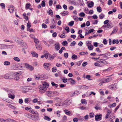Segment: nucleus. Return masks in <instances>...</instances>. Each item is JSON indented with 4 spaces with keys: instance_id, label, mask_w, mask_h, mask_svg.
I'll list each match as a JSON object with an SVG mask.
<instances>
[{
    "instance_id": "a211bd4d",
    "label": "nucleus",
    "mask_w": 122,
    "mask_h": 122,
    "mask_svg": "<svg viewBox=\"0 0 122 122\" xmlns=\"http://www.w3.org/2000/svg\"><path fill=\"white\" fill-rule=\"evenodd\" d=\"M29 112L30 113H32V114H36L37 115H39L38 113L37 112L33 110H30L29 111Z\"/></svg>"
},
{
    "instance_id": "58836bf2",
    "label": "nucleus",
    "mask_w": 122,
    "mask_h": 122,
    "mask_svg": "<svg viewBox=\"0 0 122 122\" xmlns=\"http://www.w3.org/2000/svg\"><path fill=\"white\" fill-rule=\"evenodd\" d=\"M111 54V53L110 52H108L104 54V56L105 57L108 56H110Z\"/></svg>"
},
{
    "instance_id": "37998d69",
    "label": "nucleus",
    "mask_w": 122,
    "mask_h": 122,
    "mask_svg": "<svg viewBox=\"0 0 122 122\" xmlns=\"http://www.w3.org/2000/svg\"><path fill=\"white\" fill-rule=\"evenodd\" d=\"M85 15V14L83 12H81L79 14V16H80L84 17Z\"/></svg>"
},
{
    "instance_id": "a19ab883",
    "label": "nucleus",
    "mask_w": 122,
    "mask_h": 122,
    "mask_svg": "<svg viewBox=\"0 0 122 122\" xmlns=\"http://www.w3.org/2000/svg\"><path fill=\"white\" fill-rule=\"evenodd\" d=\"M97 11L99 12H100L102 11L101 8L99 7H97Z\"/></svg>"
},
{
    "instance_id": "0e129e2a",
    "label": "nucleus",
    "mask_w": 122,
    "mask_h": 122,
    "mask_svg": "<svg viewBox=\"0 0 122 122\" xmlns=\"http://www.w3.org/2000/svg\"><path fill=\"white\" fill-rule=\"evenodd\" d=\"M64 56L66 58H67L68 57V55L67 53H65L64 54Z\"/></svg>"
},
{
    "instance_id": "3c124183",
    "label": "nucleus",
    "mask_w": 122,
    "mask_h": 122,
    "mask_svg": "<svg viewBox=\"0 0 122 122\" xmlns=\"http://www.w3.org/2000/svg\"><path fill=\"white\" fill-rule=\"evenodd\" d=\"M62 80L63 82L65 83L68 80V79L65 77H63Z\"/></svg>"
},
{
    "instance_id": "f3484780",
    "label": "nucleus",
    "mask_w": 122,
    "mask_h": 122,
    "mask_svg": "<svg viewBox=\"0 0 122 122\" xmlns=\"http://www.w3.org/2000/svg\"><path fill=\"white\" fill-rule=\"evenodd\" d=\"M8 93H11V94H15V90L9 89H8Z\"/></svg>"
},
{
    "instance_id": "4468645a",
    "label": "nucleus",
    "mask_w": 122,
    "mask_h": 122,
    "mask_svg": "<svg viewBox=\"0 0 122 122\" xmlns=\"http://www.w3.org/2000/svg\"><path fill=\"white\" fill-rule=\"evenodd\" d=\"M119 25L120 26V29L119 31V34H121L122 33V22L119 23Z\"/></svg>"
},
{
    "instance_id": "5fc2aeb1",
    "label": "nucleus",
    "mask_w": 122,
    "mask_h": 122,
    "mask_svg": "<svg viewBox=\"0 0 122 122\" xmlns=\"http://www.w3.org/2000/svg\"><path fill=\"white\" fill-rule=\"evenodd\" d=\"M35 78L36 79L38 80V79H41V80L42 79L41 78V76H35Z\"/></svg>"
},
{
    "instance_id": "bb28decb",
    "label": "nucleus",
    "mask_w": 122,
    "mask_h": 122,
    "mask_svg": "<svg viewBox=\"0 0 122 122\" xmlns=\"http://www.w3.org/2000/svg\"><path fill=\"white\" fill-rule=\"evenodd\" d=\"M94 5L93 2L92 1L90 3L88 4V7L90 8L92 7Z\"/></svg>"
},
{
    "instance_id": "f257e3e1",
    "label": "nucleus",
    "mask_w": 122,
    "mask_h": 122,
    "mask_svg": "<svg viewBox=\"0 0 122 122\" xmlns=\"http://www.w3.org/2000/svg\"><path fill=\"white\" fill-rule=\"evenodd\" d=\"M42 85L43 86H41L39 88L40 92L41 93L44 92L49 86V84L46 82H43Z\"/></svg>"
},
{
    "instance_id": "7c9ffc66",
    "label": "nucleus",
    "mask_w": 122,
    "mask_h": 122,
    "mask_svg": "<svg viewBox=\"0 0 122 122\" xmlns=\"http://www.w3.org/2000/svg\"><path fill=\"white\" fill-rule=\"evenodd\" d=\"M116 103H113L112 104H111L110 105H108V107L110 108L113 107H115L116 105Z\"/></svg>"
},
{
    "instance_id": "4d7b16f0",
    "label": "nucleus",
    "mask_w": 122,
    "mask_h": 122,
    "mask_svg": "<svg viewBox=\"0 0 122 122\" xmlns=\"http://www.w3.org/2000/svg\"><path fill=\"white\" fill-rule=\"evenodd\" d=\"M0 5L1 6L2 9H4L5 7V4L3 3H1L0 4Z\"/></svg>"
},
{
    "instance_id": "e433bc0d",
    "label": "nucleus",
    "mask_w": 122,
    "mask_h": 122,
    "mask_svg": "<svg viewBox=\"0 0 122 122\" xmlns=\"http://www.w3.org/2000/svg\"><path fill=\"white\" fill-rule=\"evenodd\" d=\"M91 41H87L86 42V45L87 46H88L91 45Z\"/></svg>"
},
{
    "instance_id": "c03bdc74",
    "label": "nucleus",
    "mask_w": 122,
    "mask_h": 122,
    "mask_svg": "<svg viewBox=\"0 0 122 122\" xmlns=\"http://www.w3.org/2000/svg\"><path fill=\"white\" fill-rule=\"evenodd\" d=\"M94 116V114L93 112H91L89 113V117L91 118H92Z\"/></svg>"
},
{
    "instance_id": "69168bd1",
    "label": "nucleus",
    "mask_w": 122,
    "mask_h": 122,
    "mask_svg": "<svg viewBox=\"0 0 122 122\" xmlns=\"http://www.w3.org/2000/svg\"><path fill=\"white\" fill-rule=\"evenodd\" d=\"M60 37L61 38H63L65 37V33H63L62 34H61L60 36Z\"/></svg>"
},
{
    "instance_id": "9b49d317",
    "label": "nucleus",
    "mask_w": 122,
    "mask_h": 122,
    "mask_svg": "<svg viewBox=\"0 0 122 122\" xmlns=\"http://www.w3.org/2000/svg\"><path fill=\"white\" fill-rule=\"evenodd\" d=\"M55 48L56 51H58L60 49V45L58 43H56L55 45Z\"/></svg>"
},
{
    "instance_id": "aec40b11",
    "label": "nucleus",
    "mask_w": 122,
    "mask_h": 122,
    "mask_svg": "<svg viewBox=\"0 0 122 122\" xmlns=\"http://www.w3.org/2000/svg\"><path fill=\"white\" fill-rule=\"evenodd\" d=\"M14 73H12L9 74V76H8V79H12L14 77Z\"/></svg>"
},
{
    "instance_id": "423d86ee",
    "label": "nucleus",
    "mask_w": 122,
    "mask_h": 122,
    "mask_svg": "<svg viewBox=\"0 0 122 122\" xmlns=\"http://www.w3.org/2000/svg\"><path fill=\"white\" fill-rule=\"evenodd\" d=\"M22 90L23 91L22 92L26 93L28 91H29V87L27 86H23L21 88Z\"/></svg>"
},
{
    "instance_id": "bf43d9fd",
    "label": "nucleus",
    "mask_w": 122,
    "mask_h": 122,
    "mask_svg": "<svg viewBox=\"0 0 122 122\" xmlns=\"http://www.w3.org/2000/svg\"><path fill=\"white\" fill-rule=\"evenodd\" d=\"M111 23H109L107 24L106 25V28H110L111 27Z\"/></svg>"
},
{
    "instance_id": "6e6d98bb",
    "label": "nucleus",
    "mask_w": 122,
    "mask_h": 122,
    "mask_svg": "<svg viewBox=\"0 0 122 122\" xmlns=\"http://www.w3.org/2000/svg\"><path fill=\"white\" fill-rule=\"evenodd\" d=\"M29 20L28 21V23L27 24V28L28 29L31 26L30 23L29 22Z\"/></svg>"
},
{
    "instance_id": "473e14b6",
    "label": "nucleus",
    "mask_w": 122,
    "mask_h": 122,
    "mask_svg": "<svg viewBox=\"0 0 122 122\" xmlns=\"http://www.w3.org/2000/svg\"><path fill=\"white\" fill-rule=\"evenodd\" d=\"M48 57L50 58V60H51L54 59L55 56L52 55H51L50 54H48Z\"/></svg>"
},
{
    "instance_id": "ea45409f",
    "label": "nucleus",
    "mask_w": 122,
    "mask_h": 122,
    "mask_svg": "<svg viewBox=\"0 0 122 122\" xmlns=\"http://www.w3.org/2000/svg\"><path fill=\"white\" fill-rule=\"evenodd\" d=\"M88 49L90 50H93V46L91 45L90 46H87Z\"/></svg>"
},
{
    "instance_id": "c756f323",
    "label": "nucleus",
    "mask_w": 122,
    "mask_h": 122,
    "mask_svg": "<svg viewBox=\"0 0 122 122\" xmlns=\"http://www.w3.org/2000/svg\"><path fill=\"white\" fill-rule=\"evenodd\" d=\"M71 58L72 59L75 60L76 59H77L78 58L77 56L75 54L73 55L72 56Z\"/></svg>"
},
{
    "instance_id": "412c9836",
    "label": "nucleus",
    "mask_w": 122,
    "mask_h": 122,
    "mask_svg": "<svg viewBox=\"0 0 122 122\" xmlns=\"http://www.w3.org/2000/svg\"><path fill=\"white\" fill-rule=\"evenodd\" d=\"M47 13L49 15H53V12L50 8H49L47 10Z\"/></svg>"
},
{
    "instance_id": "7ed1b4c3",
    "label": "nucleus",
    "mask_w": 122,
    "mask_h": 122,
    "mask_svg": "<svg viewBox=\"0 0 122 122\" xmlns=\"http://www.w3.org/2000/svg\"><path fill=\"white\" fill-rule=\"evenodd\" d=\"M43 67L44 68L47 70H49L50 69V67L51 64L48 63H45L43 64Z\"/></svg>"
},
{
    "instance_id": "864d4df0",
    "label": "nucleus",
    "mask_w": 122,
    "mask_h": 122,
    "mask_svg": "<svg viewBox=\"0 0 122 122\" xmlns=\"http://www.w3.org/2000/svg\"><path fill=\"white\" fill-rule=\"evenodd\" d=\"M65 30L66 31L67 33H68L70 31V30L69 27L68 26L66 27L65 28Z\"/></svg>"
},
{
    "instance_id": "c85d7f7f",
    "label": "nucleus",
    "mask_w": 122,
    "mask_h": 122,
    "mask_svg": "<svg viewBox=\"0 0 122 122\" xmlns=\"http://www.w3.org/2000/svg\"><path fill=\"white\" fill-rule=\"evenodd\" d=\"M64 112L65 113L68 115H69L71 113V112L68 110L66 109H65L64 110Z\"/></svg>"
},
{
    "instance_id": "393cba45",
    "label": "nucleus",
    "mask_w": 122,
    "mask_h": 122,
    "mask_svg": "<svg viewBox=\"0 0 122 122\" xmlns=\"http://www.w3.org/2000/svg\"><path fill=\"white\" fill-rule=\"evenodd\" d=\"M110 88L112 89H116V87L115 84H112L110 86Z\"/></svg>"
},
{
    "instance_id": "a18cd8bd",
    "label": "nucleus",
    "mask_w": 122,
    "mask_h": 122,
    "mask_svg": "<svg viewBox=\"0 0 122 122\" xmlns=\"http://www.w3.org/2000/svg\"><path fill=\"white\" fill-rule=\"evenodd\" d=\"M8 122H16L13 119L8 118Z\"/></svg>"
},
{
    "instance_id": "20e7f679",
    "label": "nucleus",
    "mask_w": 122,
    "mask_h": 122,
    "mask_svg": "<svg viewBox=\"0 0 122 122\" xmlns=\"http://www.w3.org/2000/svg\"><path fill=\"white\" fill-rule=\"evenodd\" d=\"M71 103V101L68 100H66L62 104V105L67 107Z\"/></svg>"
},
{
    "instance_id": "2f4dec72",
    "label": "nucleus",
    "mask_w": 122,
    "mask_h": 122,
    "mask_svg": "<svg viewBox=\"0 0 122 122\" xmlns=\"http://www.w3.org/2000/svg\"><path fill=\"white\" fill-rule=\"evenodd\" d=\"M7 47V45H0V48L1 49L6 48Z\"/></svg>"
},
{
    "instance_id": "680f3d73",
    "label": "nucleus",
    "mask_w": 122,
    "mask_h": 122,
    "mask_svg": "<svg viewBox=\"0 0 122 122\" xmlns=\"http://www.w3.org/2000/svg\"><path fill=\"white\" fill-rule=\"evenodd\" d=\"M42 28H46L47 27V25L44 23H43L42 24Z\"/></svg>"
},
{
    "instance_id": "2eb2a0df",
    "label": "nucleus",
    "mask_w": 122,
    "mask_h": 122,
    "mask_svg": "<svg viewBox=\"0 0 122 122\" xmlns=\"http://www.w3.org/2000/svg\"><path fill=\"white\" fill-rule=\"evenodd\" d=\"M53 92L51 91H48L46 92V95L49 97L53 95Z\"/></svg>"
},
{
    "instance_id": "f8f14e48",
    "label": "nucleus",
    "mask_w": 122,
    "mask_h": 122,
    "mask_svg": "<svg viewBox=\"0 0 122 122\" xmlns=\"http://www.w3.org/2000/svg\"><path fill=\"white\" fill-rule=\"evenodd\" d=\"M9 93L8 94V97L11 99L13 100L15 98V95L14 94H12Z\"/></svg>"
},
{
    "instance_id": "b1692460",
    "label": "nucleus",
    "mask_w": 122,
    "mask_h": 122,
    "mask_svg": "<svg viewBox=\"0 0 122 122\" xmlns=\"http://www.w3.org/2000/svg\"><path fill=\"white\" fill-rule=\"evenodd\" d=\"M44 119L48 121H50L51 120V119L47 116H45L44 117Z\"/></svg>"
},
{
    "instance_id": "dca6fc26",
    "label": "nucleus",
    "mask_w": 122,
    "mask_h": 122,
    "mask_svg": "<svg viewBox=\"0 0 122 122\" xmlns=\"http://www.w3.org/2000/svg\"><path fill=\"white\" fill-rule=\"evenodd\" d=\"M31 54L33 56L37 57L38 56V54L35 52L33 51H32L31 52Z\"/></svg>"
},
{
    "instance_id": "cd10ccee",
    "label": "nucleus",
    "mask_w": 122,
    "mask_h": 122,
    "mask_svg": "<svg viewBox=\"0 0 122 122\" xmlns=\"http://www.w3.org/2000/svg\"><path fill=\"white\" fill-rule=\"evenodd\" d=\"M117 28H114L112 33H111V35L112 34L116 33V32H117Z\"/></svg>"
},
{
    "instance_id": "a878e982",
    "label": "nucleus",
    "mask_w": 122,
    "mask_h": 122,
    "mask_svg": "<svg viewBox=\"0 0 122 122\" xmlns=\"http://www.w3.org/2000/svg\"><path fill=\"white\" fill-rule=\"evenodd\" d=\"M94 65L96 66H98L101 67H103L104 66V65H102L99 64L97 62H96L94 63Z\"/></svg>"
},
{
    "instance_id": "09e8293b",
    "label": "nucleus",
    "mask_w": 122,
    "mask_h": 122,
    "mask_svg": "<svg viewBox=\"0 0 122 122\" xmlns=\"http://www.w3.org/2000/svg\"><path fill=\"white\" fill-rule=\"evenodd\" d=\"M74 21H71L68 24V25L71 26L73 25L74 24Z\"/></svg>"
},
{
    "instance_id": "49530a36",
    "label": "nucleus",
    "mask_w": 122,
    "mask_h": 122,
    "mask_svg": "<svg viewBox=\"0 0 122 122\" xmlns=\"http://www.w3.org/2000/svg\"><path fill=\"white\" fill-rule=\"evenodd\" d=\"M57 69L56 67H53L52 68V72H54L56 71Z\"/></svg>"
},
{
    "instance_id": "de8ad7c7",
    "label": "nucleus",
    "mask_w": 122,
    "mask_h": 122,
    "mask_svg": "<svg viewBox=\"0 0 122 122\" xmlns=\"http://www.w3.org/2000/svg\"><path fill=\"white\" fill-rule=\"evenodd\" d=\"M73 18L76 21H77L78 20V18L76 16H73Z\"/></svg>"
},
{
    "instance_id": "79ce46f5",
    "label": "nucleus",
    "mask_w": 122,
    "mask_h": 122,
    "mask_svg": "<svg viewBox=\"0 0 122 122\" xmlns=\"http://www.w3.org/2000/svg\"><path fill=\"white\" fill-rule=\"evenodd\" d=\"M49 44L50 45V46L51 45V44H53L54 43V41L52 39H50L48 41Z\"/></svg>"
},
{
    "instance_id": "f03ea898",
    "label": "nucleus",
    "mask_w": 122,
    "mask_h": 122,
    "mask_svg": "<svg viewBox=\"0 0 122 122\" xmlns=\"http://www.w3.org/2000/svg\"><path fill=\"white\" fill-rule=\"evenodd\" d=\"M21 73L20 71H19L14 73V77L15 80H18L19 78V76L21 75Z\"/></svg>"
},
{
    "instance_id": "6e6552de",
    "label": "nucleus",
    "mask_w": 122,
    "mask_h": 122,
    "mask_svg": "<svg viewBox=\"0 0 122 122\" xmlns=\"http://www.w3.org/2000/svg\"><path fill=\"white\" fill-rule=\"evenodd\" d=\"M25 67L26 68H27L30 71H32L34 69V68L32 66L29 65V64L27 63L25 64Z\"/></svg>"
},
{
    "instance_id": "e2e57ef3",
    "label": "nucleus",
    "mask_w": 122,
    "mask_h": 122,
    "mask_svg": "<svg viewBox=\"0 0 122 122\" xmlns=\"http://www.w3.org/2000/svg\"><path fill=\"white\" fill-rule=\"evenodd\" d=\"M76 44V42L75 41H73L71 43L70 46H74Z\"/></svg>"
},
{
    "instance_id": "8fccbe9b",
    "label": "nucleus",
    "mask_w": 122,
    "mask_h": 122,
    "mask_svg": "<svg viewBox=\"0 0 122 122\" xmlns=\"http://www.w3.org/2000/svg\"><path fill=\"white\" fill-rule=\"evenodd\" d=\"M81 103L82 104L83 103L85 104H86L87 103L86 100L85 99H83L81 100Z\"/></svg>"
},
{
    "instance_id": "603ef678",
    "label": "nucleus",
    "mask_w": 122,
    "mask_h": 122,
    "mask_svg": "<svg viewBox=\"0 0 122 122\" xmlns=\"http://www.w3.org/2000/svg\"><path fill=\"white\" fill-rule=\"evenodd\" d=\"M67 44V42L66 41H63L62 43V45L64 46H66Z\"/></svg>"
},
{
    "instance_id": "13d9d810",
    "label": "nucleus",
    "mask_w": 122,
    "mask_h": 122,
    "mask_svg": "<svg viewBox=\"0 0 122 122\" xmlns=\"http://www.w3.org/2000/svg\"><path fill=\"white\" fill-rule=\"evenodd\" d=\"M8 107H9L13 108L14 109H16V108L14 107L13 106L11 105L10 104H8Z\"/></svg>"
},
{
    "instance_id": "052dcab7",
    "label": "nucleus",
    "mask_w": 122,
    "mask_h": 122,
    "mask_svg": "<svg viewBox=\"0 0 122 122\" xmlns=\"http://www.w3.org/2000/svg\"><path fill=\"white\" fill-rule=\"evenodd\" d=\"M78 118L76 117H75L73 119V121L74 122H77L78 121Z\"/></svg>"
},
{
    "instance_id": "c9c22d12",
    "label": "nucleus",
    "mask_w": 122,
    "mask_h": 122,
    "mask_svg": "<svg viewBox=\"0 0 122 122\" xmlns=\"http://www.w3.org/2000/svg\"><path fill=\"white\" fill-rule=\"evenodd\" d=\"M105 16V15L103 13H101L99 15V18L101 19H102Z\"/></svg>"
},
{
    "instance_id": "0eeeda50",
    "label": "nucleus",
    "mask_w": 122,
    "mask_h": 122,
    "mask_svg": "<svg viewBox=\"0 0 122 122\" xmlns=\"http://www.w3.org/2000/svg\"><path fill=\"white\" fill-rule=\"evenodd\" d=\"M112 80V77H109L108 78H105L102 81V83L108 82Z\"/></svg>"
},
{
    "instance_id": "4c0bfd02",
    "label": "nucleus",
    "mask_w": 122,
    "mask_h": 122,
    "mask_svg": "<svg viewBox=\"0 0 122 122\" xmlns=\"http://www.w3.org/2000/svg\"><path fill=\"white\" fill-rule=\"evenodd\" d=\"M13 59L14 60L17 62H19L20 61L19 58L17 57H14Z\"/></svg>"
},
{
    "instance_id": "39448f33",
    "label": "nucleus",
    "mask_w": 122,
    "mask_h": 122,
    "mask_svg": "<svg viewBox=\"0 0 122 122\" xmlns=\"http://www.w3.org/2000/svg\"><path fill=\"white\" fill-rule=\"evenodd\" d=\"M102 114H100L99 115L98 114L96 115L95 116V120L96 121H98V119L99 120H100L102 119Z\"/></svg>"
},
{
    "instance_id": "4be33fe9",
    "label": "nucleus",
    "mask_w": 122,
    "mask_h": 122,
    "mask_svg": "<svg viewBox=\"0 0 122 122\" xmlns=\"http://www.w3.org/2000/svg\"><path fill=\"white\" fill-rule=\"evenodd\" d=\"M68 14V12L67 11L65 10L63 12L61 13V14L63 16H65L66 15H67Z\"/></svg>"
},
{
    "instance_id": "ddd939ff",
    "label": "nucleus",
    "mask_w": 122,
    "mask_h": 122,
    "mask_svg": "<svg viewBox=\"0 0 122 122\" xmlns=\"http://www.w3.org/2000/svg\"><path fill=\"white\" fill-rule=\"evenodd\" d=\"M79 88L80 89H87L88 88V87L84 85H80L78 86Z\"/></svg>"
},
{
    "instance_id": "338daca9",
    "label": "nucleus",
    "mask_w": 122,
    "mask_h": 122,
    "mask_svg": "<svg viewBox=\"0 0 122 122\" xmlns=\"http://www.w3.org/2000/svg\"><path fill=\"white\" fill-rule=\"evenodd\" d=\"M41 5L42 7H44L45 5V3L44 1H43L41 3Z\"/></svg>"
},
{
    "instance_id": "9d476101",
    "label": "nucleus",
    "mask_w": 122,
    "mask_h": 122,
    "mask_svg": "<svg viewBox=\"0 0 122 122\" xmlns=\"http://www.w3.org/2000/svg\"><path fill=\"white\" fill-rule=\"evenodd\" d=\"M68 81L71 84H74L75 83V81L73 80L72 78H70L68 79Z\"/></svg>"
},
{
    "instance_id": "6ab92c4d",
    "label": "nucleus",
    "mask_w": 122,
    "mask_h": 122,
    "mask_svg": "<svg viewBox=\"0 0 122 122\" xmlns=\"http://www.w3.org/2000/svg\"><path fill=\"white\" fill-rule=\"evenodd\" d=\"M36 48L38 50H42V47L41 45H38L36 44Z\"/></svg>"
},
{
    "instance_id": "5701e85b",
    "label": "nucleus",
    "mask_w": 122,
    "mask_h": 122,
    "mask_svg": "<svg viewBox=\"0 0 122 122\" xmlns=\"http://www.w3.org/2000/svg\"><path fill=\"white\" fill-rule=\"evenodd\" d=\"M18 66L16 65V64H14L13 66V68L15 70H19Z\"/></svg>"
},
{
    "instance_id": "72a5a7b5",
    "label": "nucleus",
    "mask_w": 122,
    "mask_h": 122,
    "mask_svg": "<svg viewBox=\"0 0 122 122\" xmlns=\"http://www.w3.org/2000/svg\"><path fill=\"white\" fill-rule=\"evenodd\" d=\"M25 13H24L23 14V16L24 19L26 20H28V16H26Z\"/></svg>"
},
{
    "instance_id": "1a4fd4ad",
    "label": "nucleus",
    "mask_w": 122,
    "mask_h": 122,
    "mask_svg": "<svg viewBox=\"0 0 122 122\" xmlns=\"http://www.w3.org/2000/svg\"><path fill=\"white\" fill-rule=\"evenodd\" d=\"M8 10L10 13H12L14 11V7L12 5H10L9 6Z\"/></svg>"
},
{
    "instance_id": "774afa93",
    "label": "nucleus",
    "mask_w": 122,
    "mask_h": 122,
    "mask_svg": "<svg viewBox=\"0 0 122 122\" xmlns=\"http://www.w3.org/2000/svg\"><path fill=\"white\" fill-rule=\"evenodd\" d=\"M34 42L35 43L37 44L39 42V41L37 39L34 38Z\"/></svg>"
},
{
    "instance_id": "f704fd0d",
    "label": "nucleus",
    "mask_w": 122,
    "mask_h": 122,
    "mask_svg": "<svg viewBox=\"0 0 122 122\" xmlns=\"http://www.w3.org/2000/svg\"><path fill=\"white\" fill-rule=\"evenodd\" d=\"M65 49V48L64 47H63L59 51V52L60 54L62 53L63 50H64Z\"/></svg>"
}]
</instances>
